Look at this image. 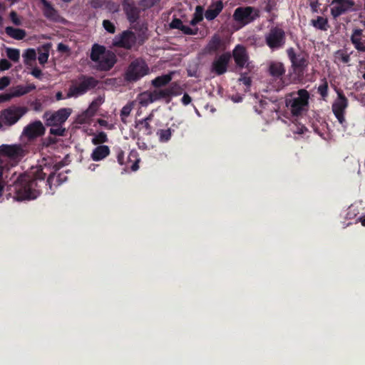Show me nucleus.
I'll list each match as a JSON object with an SVG mask.
<instances>
[{
	"label": "nucleus",
	"instance_id": "nucleus-1",
	"mask_svg": "<svg viewBox=\"0 0 365 365\" xmlns=\"http://www.w3.org/2000/svg\"><path fill=\"white\" fill-rule=\"evenodd\" d=\"M58 169L53 165L51 158H43L38 164L32 167L26 173L19 174L14 179V187L16 200H34L40 195L38 182H43L45 177L48 175L47 185L52 190L67 180L65 173L56 174L53 172Z\"/></svg>",
	"mask_w": 365,
	"mask_h": 365
},
{
	"label": "nucleus",
	"instance_id": "nucleus-2",
	"mask_svg": "<svg viewBox=\"0 0 365 365\" xmlns=\"http://www.w3.org/2000/svg\"><path fill=\"white\" fill-rule=\"evenodd\" d=\"M91 58L95 63V66L101 71L110 69L115 63V54L98 44L93 46Z\"/></svg>",
	"mask_w": 365,
	"mask_h": 365
},
{
	"label": "nucleus",
	"instance_id": "nucleus-3",
	"mask_svg": "<svg viewBox=\"0 0 365 365\" xmlns=\"http://www.w3.org/2000/svg\"><path fill=\"white\" fill-rule=\"evenodd\" d=\"M309 98L308 91L300 89L286 97V106L293 116H299L307 110Z\"/></svg>",
	"mask_w": 365,
	"mask_h": 365
},
{
	"label": "nucleus",
	"instance_id": "nucleus-4",
	"mask_svg": "<svg viewBox=\"0 0 365 365\" xmlns=\"http://www.w3.org/2000/svg\"><path fill=\"white\" fill-rule=\"evenodd\" d=\"M98 83V81L93 77L81 76L77 80L72 81L66 93V98H76L83 96L95 88Z\"/></svg>",
	"mask_w": 365,
	"mask_h": 365
},
{
	"label": "nucleus",
	"instance_id": "nucleus-5",
	"mask_svg": "<svg viewBox=\"0 0 365 365\" xmlns=\"http://www.w3.org/2000/svg\"><path fill=\"white\" fill-rule=\"evenodd\" d=\"M27 112V108L23 106H12L1 111L0 119L3 130L15 125Z\"/></svg>",
	"mask_w": 365,
	"mask_h": 365
},
{
	"label": "nucleus",
	"instance_id": "nucleus-6",
	"mask_svg": "<svg viewBox=\"0 0 365 365\" xmlns=\"http://www.w3.org/2000/svg\"><path fill=\"white\" fill-rule=\"evenodd\" d=\"M25 150L21 144H2L0 145V155L7 158L9 167L15 166L24 156Z\"/></svg>",
	"mask_w": 365,
	"mask_h": 365
},
{
	"label": "nucleus",
	"instance_id": "nucleus-7",
	"mask_svg": "<svg viewBox=\"0 0 365 365\" xmlns=\"http://www.w3.org/2000/svg\"><path fill=\"white\" fill-rule=\"evenodd\" d=\"M266 44L272 50H277L284 46L286 36L285 32L277 26L272 27L264 35Z\"/></svg>",
	"mask_w": 365,
	"mask_h": 365
},
{
	"label": "nucleus",
	"instance_id": "nucleus-8",
	"mask_svg": "<svg viewBox=\"0 0 365 365\" xmlns=\"http://www.w3.org/2000/svg\"><path fill=\"white\" fill-rule=\"evenodd\" d=\"M72 110L68 108H63L57 111L50 113H45L43 119L47 126L55 127L62 125L71 115Z\"/></svg>",
	"mask_w": 365,
	"mask_h": 365
},
{
	"label": "nucleus",
	"instance_id": "nucleus-9",
	"mask_svg": "<svg viewBox=\"0 0 365 365\" xmlns=\"http://www.w3.org/2000/svg\"><path fill=\"white\" fill-rule=\"evenodd\" d=\"M149 69L142 60H135L128 66L125 78L129 81H136L148 73Z\"/></svg>",
	"mask_w": 365,
	"mask_h": 365
},
{
	"label": "nucleus",
	"instance_id": "nucleus-10",
	"mask_svg": "<svg viewBox=\"0 0 365 365\" xmlns=\"http://www.w3.org/2000/svg\"><path fill=\"white\" fill-rule=\"evenodd\" d=\"M258 16L257 10L252 7H238L233 14V19L239 24L245 26L253 21Z\"/></svg>",
	"mask_w": 365,
	"mask_h": 365
},
{
	"label": "nucleus",
	"instance_id": "nucleus-11",
	"mask_svg": "<svg viewBox=\"0 0 365 365\" xmlns=\"http://www.w3.org/2000/svg\"><path fill=\"white\" fill-rule=\"evenodd\" d=\"M348 103V99L341 92L337 91V98L333 102L331 108L335 117L341 124L345 123L344 115Z\"/></svg>",
	"mask_w": 365,
	"mask_h": 365
},
{
	"label": "nucleus",
	"instance_id": "nucleus-12",
	"mask_svg": "<svg viewBox=\"0 0 365 365\" xmlns=\"http://www.w3.org/2000/svg\"><path fill=\"white\" fill-rule=\"evenodd\" d=\"M45 133V128L40 120L29 123L24 128L21 138H26L28 140H33L41 136Z\"/></svg>",
	"mask_w": 365,
	"mask_h": 365
},
{
	"label": "nucleus",
	"instance_id": "nucleus-13",
	"mask_svg": "<svg viewBox=\"0 0 365 365\" xmlns=\"http://www.w3.org/2000/svg\"><path fill=\"white\" fill-rule=\"evenodd\" d=\"M354 5V0H333L331 14L334 18H336L347 11H351Z\"/></svg>",
	"mask_w": 365,
	"mask_h": 365
},
{
	"label": "nucleus",
	"instance_id": "nucleus-14",
	"mask_svg": "<svg viewBox=\"0 0 365 365\" xmlns=\"http://www.w3.org/2000/svg\"><path fill=\"white\" fill-rule=\"evenodd\" d=\"M136 38L134 33L131 31H123L121 34L115 36L113 40V45L115 46L129 49L135 43Z\"/></svg>",
	"mask_w": 365,
	"mask_h": 365
},
{
	"label": "nucleus",
	"instance_id": "nucleus-15",
	"mask_svg": "<svg viewBox=\"0 0 365 365\" xmlns=\"http://www.w3.org/2000/svg\"><path fill=\"white\" fill-rule=\"evenodd\" d=\"M231 55L229 53H222L216 57L212 63L211 71L217 75H222L227 70Z\"/></svg>",
	"mask_w": 365,
	"mask_h": 365
},
{
	"label": "nucleus",
	"instance_id": "nucleus-16",
	"mask_svg": "<svg viewBox=\"0 0 365 365\" xmlns=\"http://www.w3.org/2000/svg\"><path fill=\"white\" fill-rule=\"evenodd\" d=\"M287 53L295 71H302L307 67V60L304 54H297L292 48H288Z\"/></svg>",
	"mask_w": 365,
	"mask_h": 365
},
{
	"label": "nucleus",
	"instance_id": "nucleus-17",
	"mask_svg": "<svg viewBox=\"0 0 365 365\" xmlns=\"http://www.w3.org/2000/svg\"><path fill=\"white\" fill-rule=\"evenodd\" d=\"M233 58L235 63L239 67H247L249 65L248 63V54L245 48L241 45H237L232 52Z\"/></svg>",
	"mask_w": 365,
	"mask_h": 365
},
{
	"label": "nucleus",
	"instance_id": "nucleus-18",
	"mask_svg": "<svg viewBox=\"0 0 365 365\" xmlns=\"http://www.w3.org/2000/svg\"><path fill=\"white\" fill-rule=\"evenodd\" d=\"M261 109L258 111L259 113L262 114L264 118L271 117L272 119L274 118V115H277V110L279 109L278 105L276 102L270 101H262L259 104Z\"/></svg>",
	"mask_w": 365,
	"mask_h": 365
},
{
	"label": "nucleus",
	"instance_id": "nucleus-19",
	"mask_svg": "<svg viewBox=\"0 0 365 365\" xmlns=\"http://www.w3.org/2000/svg\"><path fill=\"white\" fill-rule=\"evenodd\" d=\"M269 73L274 78H281L285 73V68L282 62L272 61L268 63Z\"/></svg>",
	"mask_w": 365,
	"mask_h": 365
},
{
	"label": "nucleus",
	"instance_id": "nucleus-20",
	"mask_svg": "<svg viewBox=\"0 0 365 365\" xmlns=\"http://www.w3.org/2000/svg\"><path fill=\"white\" fill-rule=\"evenodd\" d=\"M11 169L8 160H0V197L2 196L4 190V179L8 178Z\"/></svg>",
	"mask_w": 365,
	"mask_h": 365
},
{
	"label": "nucleus",
	"instance_id": "nucleus-21",
	"mask_svg": "<svg viewBox=\"0 0 365 365\" xmlns=\"http://www.w3.org/2000/svg\"><path fill=\"white\" fill-rule=\"evenodd\" d=\"M223 9V4L221 1H217L209 6L205 13L206 19L211 21L215 19Z\"/></svg>",
	"mask_w": 365,
	"mask_h": 365
},
{
	"label": "nucleus",
	"instance_id": "nucleus-22",
	"mask_svg": "<svg viewBox=\"0 0 365 365\" xmlns=\"http://www.w3.org/2000/svg\"><path fill=\"white\" fill-rule=\"evenodd\" d=\"M110 154V148L108 145H100L96 147L91 155V158L94 161H100L105 159Z\"/></svg>",
	"mask_w": 365,
	"mask_h": 365
},
{
	"label": "nucleus",
	"instance_id": "nucleus-23",
	"mask_svg": "<svg viewBox=\"0 0 365 365\" xmlns=\"http://www.w3.org/2000/svg\"><path fill=\"white\" fill-rule=\"evenodd\" d=\"M155 101L153 91H146L140 93L138 95L135 100V102H138L143 107L148 106Z\"/></svg>",
	"mask_w": 365,
	"mask_h": 365
},
{
	"label": "nucleus",
	"instance_id": "nucleus-24",
	"mask_svg": "<svg viewBox=\"0 0 365 365\" xmlns=\"http://www.w3.org/2000/svg\"><path fill=\"white\" fill-rule=\"evenodd\" d=\"M104 101L103 96H98L91 103L87 110L83 114V116H84L85 118L92 117L98 108L103 103Z\"/></svg>",
	"mask_w": 365,
	"mask_h": 365
},
{
	"label": "nucleus",
	"instance_id": "nucleus-25",
	"mask_svg": "<svg viewBox=\"0 0 365 365\" xmlns=\"http://www.w3.org/2000/svg\"><path fill=\"white\" fill-rule=\"evenodd\" d=\"M354 47L359 51H365V43L362 41V30L355 29L351 37Z\"/></svg>",
	"mask_w": 365,
	"mask_h": 365
},
{
	"label": "nucleus",
	"instance_id": "nucleus-26",
	"mask_svg": "<svg viewBox=\"0 0 365 365\" xmlns=\"http://www.w3.org/2000/svg\"><path fill=\"white\" fill-rule=\"evenodd\" d=\"M5 32L9 37L15 40H22L26 36V32L25 30L14 28L12 26H6L5 28Z\"/></svg>",
	"mask_w": 365,
	"mask_h": 365
},
{
	"label": "nucleus",
	"instance_id": "nucleus-27",
	"mask_svg": "<svg viewBox=\"0 0 365 365\" xmlns=\"http://www.w3.org/2000/svg\"><path fill=\"white\" fill-rule=\"evenodd\" d=\"M41 2L44 6L43 14L45 16L51 20L57 21L59 16L52 6L46 0H41Z\"/></svg>",
	"mask_w": 365,
	"mask_h": 365
},
{
	"label": "nucleus",
	"instance_id": "nucleus-28",
	"mask_svg": "<svg viewBox=\"0 0 365 365\" xmlns=\"http://www.w3.org/2000/svg\"><path fill=\"white\" fill-rule=\"evenodd\" d=\"M155 101H158L161 99H165L167 103H169L170 101V90H168V88H155L153 90Z\"/></svg>",
	"mask_w": 365,
	"mask_h": 365
},
{
	"label": "nucleus",
	"instance_id": "nucleus-29",
	"mask_svg": "<svg viewBox=\"0 0 365 365\" xmlns=\"http://www.w3.org/2000/svg\"><path fill=\"white\" fill-rule=\"evenodd\" d=\"M222 44V41L220 36L215 35L212 36L210 42L207 43L205 50L208 53L214 52L217 51Z\"/></svg>",
	"mask_w": 365,
	"mask_h": 365
},
{
	"label": "nucleus",
	"instance_id": "nucleus-30",
	"mask_svg": "<svg viewBox=\"0 0 365 365\" xmlns=\"http://www.w3.org/2000/svg\"><path fill=\"white\" fill-rule=\"evenodd\" d=\"M171 79H172V73L163 75L161 76H158V77L155 78V79H153L152 81V84L155 87L159 88V87H161V86H165L167 83H168L171 81Z\"/></svg>",
	"mask_w": 365,
	"mask_h": 365
},
{
	"label": "nucleus",
	"instance_id": "nucleus-31",
	"mask_svg": "<svg viewBox=\"0 0 365 365\" xmlns=\"http://www.w3.org/2000/svg\"><path fill=\"white\" fill-rule=\"evenodd\" d=\"M311 24L317 29L327 31L328 28V21L327 19L318 16L317 19H312Z\"/></svg>",
	"mask_w": 365,
	"mask_h": 365
},
{
	"label": "nucleus",
	"instance_id": "nucleus-32",
	"mask_svg": "<svg viewBox=\"0 0 365 365\" xmlns=\"http://www.w3.org/2000/svg\"><path fill=\"white\" fill-rule=\"evenodd\" d=\"M135 104V101H130L122 108L120 110V118L124 123H126V118L130 115Z\"/></svg>",
	"mask_w": 365,
	"mask_h": 365
},
{
	"label": "nucleus",
	"instance_id": "nucleus-33",
	"mask_svg": "<svg viewBox=\"0 0 365 365\" xmlns=\"http://www.w3.org/2000/svg\"><path fill=\"white\" fill-rule=\"evenodd\" d=\"M24 62L26 65H31L36 58V53L34 48H28L23 53Z\"/></svg>",
	"mask_w": 365,
	"mask_h": 365
},
{
	"label": "nucleus",
	"instance_id": "nucleus-34",
	"mask_svg": "<svg viewBox=\"0 0 365 365\" xmlns=\"http://www.w3.org/2000/svg\"><path fill=\"white\" fill-rule=\"evenodd\" d=\"M173 131L170 128L160 129L157 131V135L160 142L166 143L171 138Z\"/></svg>",
	"mask_w": 365,
	"mask_h": 365
},
{
	"label": "nucleus",
	"instance_id": "nucleus-35",
	"mask_svg": "<svg viewBox=\"0 0 365 365\" xmlns=\"http://www.w3.org/2000/svg\"><path fill=\"white\" fill-rule=\"evenodd\" d=\"M6 56L14 63H17L20 59V50L18 48H6Z\"/></svg>",
	"mask_w": 365,
	"mask_h": 365
},
{
	"label": "nucleus",
	"instance_id": "nucleus-36",
	"mask_svg": "<svg viewBox=\"0 0 365 365\" xmlns=\"http://www.w3.org/2000/svg\"><path fill=\"white\" fill-rule=\"evenodd\" d=\"M108 141L107 135L104 132L93 134L91 142L93 145H101Z\"/></svg>",
	"mask_w": 365,
	"mask_h": 365
},
{
	"label": "nucleus",
	"instance_id": "nucleus-37",
	"mask_svg": "<svg viewBox=\"0 0 365 365\" xmlns=\"http://www.w3.org/2000/svg\"><path fill=\"white\" fill-rule=\"evenodd\" d=\"M51 44L48 43L42 46L43 52L39 53L38 60L41 64H44L47 62L49 56V48Z\"/></svg>",
	"mask_w": 365,
	"mask_h": 365
},
{
	"label": "nucleus",
	"instance_id": "nucleus-38",
	"mask_svg": "<svg viewBox=\"0 0 365 365\" xmlns=\"http://www.w3.org/2000/svg\"><path fill=\"white\" fill-rule=\"evenodd\" d=\"M335 59L337 61L342 62L344 63H346L349 61L350 57L349 55L345 53L343 51H338L335 53Z\"/></svg>",
	"mask_w": 365,
	"mask_h": 365
},
{
	"label": "nucleus",
	"instance_id": "nucleus-39",
	"mask_svg": "<svg viewBox=\"0 0 365 365\" xmlns=\"http://www.w3.org/2000/svg\"><path fill=\"white\" fill-rule=\"evenodd\" d=\"M179 30L182 31L183 34L187 35H195L197 33L198 31L197 28H192L189 26L184 25L183 24Z\"/></svg>",
	"mask_w": 365,
	"mask_h": 365
},
{
	"label": "nucleus",
	"instance_id": "nucleus-40",
	"mask_svg": "<svg viewBox=\"0 0 365 365\" xmlns=\"http://www.w3.org/2000/svg\"><path fill=\"white\" fill-rule=\"evenodd\" d=\"M179 30L182 31L183 34L187 35H195L197 33L198 31L197 28H192L189 26L184 25L183 24Z\"/></svg>",
	"mask_w": 365,
	"mask_h": 365
},
{
	"label": "nucleus",
	"instance_id": "nucleus-41",
	"mask_svg": "<svg viewBox=\"0 0 365 365\" xmlns=\"http://www.w3.org/2000/svg\"><path fill=\"white\" fill-rule=\"evenodd\" d=\"M66 132V129L62 125L51 127L50 129V133L53 135L63 136Z\"/></svg>",
	"mask_w": 365,
	"mask_h": 365
},
{
	"label": "nucleus",
	"instance_id": "nucleus-42",
	"mask_svg": "<svg viewBox=\"0 0 365 365\" xmlns=\"http://www.w3.org/2000/svg\"><path fill=\"white\" fill-rule=\"evenodd\" d=\"M9 17L11 22L16 26H20L22 24V20L19 16L17 13L14 11H11L9 14Z\"/></svg>",
	"mask_w": 365,
	"mask_h": 365
},
{
	"label": "nucleus",
	"instance_id": "nucleus-43",
	"mask_svg": "<svg viewBox=\"0 0 365 365\" xmlns=\"http://www.w3.org/2000/svg\"><path fill=\"white\" fill-rule=\"evenodd\" d=\"M26 91H24L19 95L24 94ZM18 96L16 93H0V103L10 101L13 97Z\"/></svg>",
	"mask_w": 365,
	"mask_h": 365
},
{
	"label": "nucleus",
	"instance_id": "nucleus-44",
	"mask_svg": "<svg viewBox=\"0 0 365 365\" xmlns=\"http://www.w3.org/2000/svg\"><path fill=\"white\" fill-rule=\"evenodd\" d=\"M103 26L104 29L110 34H113L115 31L114 24L109 20H104L103 21Z\"/></svg>",
	"mask_w": 365,
	"mask_h": 365
},
{
	"label": "nucleus",
	"instance_id": "nucleus-45",
	"mask_svg": "<svg viewBox=\"0 0 365 365\" xmlns=\"http://www.w3.org/2000/svg\"><path fill=\"white\" fill-rule=\"evenodd\" d=\"M327 90H328V85L326 81L323 82L318 87V92L320 93V95L322 97H326L327 96Z\"/></svg>",
	"mask_w": 365,
	"mask_h": 365
},
{
	"label": "nucleus",
	"instance_id": "nucleus-46",
	"mask_svg": "<svg viewBox=\"0 0 365 365\" xmlns=\"http://www.w3.org/2000/svg\"><path fill=\"white\" fill-rule=\"evenodd\" d=\"M11 67V63L6 58L0 60V71L9 70Z\"/></svg>",
	"mask_w": 365,
	"mask_h": 365
},
{
	"label": "nucleus",
	"instance_id": "nucleus-47",
	"mask_svg": "<svg viewBox=\"0 0 365 365\" xmlns=\"http://www.w3.org/2000/svg\"><path fill=\"white\" fill-rule=\"evenodd\" d=\"M10 83V80L8 77H2L0 78V91L5 88Z\"/></svg>",
	"mask_w": 365,
	"mask_h": 365
},
{
	"label": "nucleus",
	"instance_id": "nucleus-48",
	"mask_svg": "<svg viewBox=\"0 0 365 365\" xmlns=\"http://www.w3.org/2000/svg\"><path fill=\"white\" fill-rule=\"evenodd\" d=\"M182 22L181 20L178 19H175L172 21L170 24V28L179 29L180 26L182 25Z\"/></svg>",
	"mask_w": 365,
	"mask_h": 365
},
{
	"label": "nucleus",
	"instance_id": "nucleus-49",
	"mask_svg": "<svg viewBox=\"0 0 365 365\" xmlns=\"http://www.w3.org/2000/svg\"><path fill=\"white\" fill-rule=\"evenodd\" d=\"M239 81L242 82L247 87H250L251 85L250 78L245 75H242L241 77L239 78Z\"/></svg>",
	"mask_w": 365,
	"mask_h": 365
},
{
	"label": "nucleus",
	"instance_id": "nucleus-50",
	"mask_svg": "<svg viewBox=\"0 0 365 365\" xmlns=\"http://www.w3.org/2000/svg\"><path fill=\"white\" fill-rule=\"evenodd\" d=\"M125 10L129 18L134 16L135 14V9L133 6L128 4L127 6H125Z\"/></svg>",
	"mask_w": 365,
	"mask_h": 365
},
{
	"label": "nucleus",
	"instance_id": "nucleus-51",
	"mask_svg": "<svg viewBox=\"0 0 365 365\" xmlns=\"http://www.w3.org/2000/svg\"><path fill=\"white\" fill-rule=\"evenodd\" d=\"M107 7L109 9V11L113 13L117 12L119 10V5L113 2H108L107 4Z\"/></svg>",
	"mask_w": 365,
	"mask_h": 365
},
{
	"label": "nucleus",
	"instance_id": "nucleus-52",
	"mask_svg": "<svg viewBox=\"0 0 365 365\" xmlns=\"http://www.w3.org/2000/svg\"><path fill=\"white\" fill-rule=\"evenodd\" d=\"M168 90H170V97L173 96H178L180 92H178L179 86L177 84L172 85L171 86L167 88Z\"/></svg>",
	"mask_w": 365,
	"mask_h": 365
},
{
	"label": "nucleus",
	"instance_id": "nucleus-53",
	"mask_svg": "<svg viewBox=\"0 0 365 365\" xmlns=\"http://www.w3.org/2000/svg\"><path fill=\"white\" fill-rule=\"evenodd\" d=\"M309 6L313 12H317L319 6L318 0H309Z\"/></svg>",
	"mask_w": 365,
	"mask_h": 365
},
{
	"label": "nucleus",
	"instance_id": "nucleus-54",
	"mask_svg": "<svg viewBox=\"0 0 365 365\" xmlns=\"http://www.w3.org/2000/svg\"><path fill=\"white\" fill-rule=\"evenodd\" d=\"M202 19L201 15H195L194 18L190 21V24L192 26V28H195V26Z\"/></svg>",
	"mask_w": 365,
	"mask_h": 365
},
{
	"label": "nucleus",
	"instance_id": "nucleus-55",
	"mask_svg": "<svg viewBox=\"0 0 365 365\" xmlns=\"http://www.w3.org/2000/svg\"><path fill=\"white\" fill-rule=\"evenodd\" d=\"M106 0H91L90 3L91 6L94 8L101 7Z\"/></svg>",
	"mask_w": 365,
	"mask_h": 365
},
{
	"label": "nucleus",
	"instance_id": "nucleus-56",
	"mask_svg": "<svg viewBox=\"0 0 365 365\" xmlns=\"http://www.w3.org/2000/svg\"><path fill=\"white\" fill-rule=\"evenodd\" d=\"M98 124L101 125V126H103V127H105L108 129H113V125H111V124H109L106 120H103V119H99L98 120Z\"/></svg>",
	"mask_w": 365,
	"mask_h": 365
},
{
	"label": "nucleus",
	"instance_id": "nucleus-57",
	"mask_svg": "<svg viewBox=\"0 0 365 365\" xmlns=\"http://www.w3.org/2000/svg\"><path fill=\"white\" fill-rule=\"evenodd\" d=\"M192 101V98L191 97L187 94V93H185L182 98V103L185 105V106H187L188 105L189 103H190Z\"/></svg>",
	"mask_w": 365,
	"mask_h": 365
},
{
	"label": "nucleus",
	"instance_id": "nucleus-58",
	"mask_svg": "<svg viewBox=\"0 0 365 365\" xmlns=\"http://www.w3.org/2000/svg\"><path fill=\"white\" fill-rule=\"evenodd\" d=\"M57 49L59 52H62V53L68 52V51H69L68 47L62 43H60L58 44Z\"/></svg>",
	"mask_w": 365,
	"mask_h": 365
},
{
	"label": "nucleus",
	"instance_id": "nucleus-59",
	"mask_svg": "<svg viewBox=\"0 0 365 365\" xmlns=\"http://www.w3.org/2000/svg\"><path fill=\"white\" fill-rule=\"evenodd\" d=\"M140 123L144 125V127H145L148 134L150 135L152 133L151 127H150L148 121H143V120H142L140 121Z\"/></svg>",
	"mask_w": 365,
	"mask_h": 365
},
{
	"label": "nucleus",
	"instance_id": "nucleus-60",
	"mask_svg": "<svg viewBox=\"0 0 365 365\" xmlns=\"http://www.w3.org/2000/svg\"><path fill=\"white\" fill-rule=\"evenodd\" d=\"M31 74L36 77V78H40L41 76V70L38 69V68H34L32 71H31Z\"/></svg>",
	"mask_w": 365,
	"mask_h": 365
},
{
	"label": "nucleus",
	"instance_id": "nucleus-61",
	"mask_svg": "<svg viewBox=\"0 0 365 365\" xmlns=\"http://www.w3.org/2000/svg\"><path fill=\"white\" fill-rule=\"evenodd\" d=\"M154 117V110H153L145 118L143 119V121H151Z\"/></svg>",
	"mask_w": 365,
	"mask_h": 365
},
{
	"label": "nucleus",
	"instance_id": "nucleus-62",
	"mask_svg": "<svg viewBox=\"0 0 365 365\" xmlns=\"http://www.w3.org/2000/svg\"><path fill=\"white\" fill-rule=\"evenodd\" d=\"M123 152H120L118 155V161L120 164L123 165L124 163L123 158Z\"/></svg>",
	"mask_w": 365,
	"mask_h": 365
},
{
	"label": "nucleus",
	"instance_id": "nucleus-63",
	"mask_svg": "<svg viewBox=\"0 0 365 365\" xmlns=\"http://www.w3.org/2000/svg\"><path fill=\"white\" fill-rule=\"evenodd\" d=\"M138 162H139V160H137L131 166V170L133 171H136L139 166H138Z\"/></svg>",
	"mask_w": 365,
	"mask_h": 365
},
{
	"label": "nucleus",
	"instance_id": "nucleus-64",
	"mask_svg": "<svg viewBox=\"0 0 365 365\" xmlns=\"http://www.w3.org/2000/svg\"><path fill=\"white\" fill-rule=\"evenodd\" d=\"M56 98L58 101L59 100H62V99H64V98H67L66 96V97H63V94L61 92H58L56 94Z\"/></svg>",
	"mask_w": 365,
	"mask_h": 365
}]
</instances>
